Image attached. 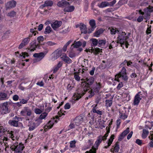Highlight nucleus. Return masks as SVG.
<instances>
[{
    "label": "nucleus",
    "mask_w": 153,
    "mask_h": 153,
    "mask_svg": "<svg viewBox=\"0 0 153 153\" xmlns=\"http://www.w3.org/2000/svg\"><path fill=\"white\" fill-rule=\"evenodd\" d=\"M86 81L84 82L85 83L87 86H84L81 88V92H80L79 91H78L77 93H75L74 95V96L76 98L75 99V100H78L79 99L81 98L83 96L85 93L87 92L88 90V88H89L90 86L94 82V78L92 76H91L90 77H87L85 79Z\"/></svg>",
    "instance_id": "1"
},
{
    "label": "nucleus",
    "mask_w": 153,
    "mask_h": 153,
    "mask_svg": "<svg viewBox=\"0 0 153 153\" xmlns=\"http://www.w3.org/2000/svg\"><path fill=\"white\" fill-rule=\"evenodd\" d=\"M101 88L100 83L96 82L91 87V90L89 91L88 93H89V94L88 97H86L87 99H88V98H91L95 95V93H98L99 92Z\"/></svg>",
    "instance_id": "2"
},
{
    "label": "nucleus",
    "mask_w": 153,
    "mask_h": 153,
    "mask_svg": "<svg viewBox=\"0 0 153 153\" xmlns=\"http://www.w3.org/2000/svg\"><path fill=\"white\" fill-rule=\"evenodd\" d=\"M110 129L109 128L107 131V133L105 134L103 136L100 135L97 137V139L96 141L94 146L92 147V149H95L96 151L98 149V147L102 141H105L106 140L107 137L108 136V134L110 132Z\"/></svg>",
    "instance_id": "3"
},
{
    "label": "nucleus",
    "mask_w": 153,
    "mask_h": 153,
    "mask_svg": "<svg viewBox=\"0 0 153 153\" xmlns=\"http://www.w3.org/2000/svg\"><path fill=\"white\" fill-rule=\"evenodd\" d=\"M117 38V43H119L121 44V47L124 45L125 41L128 38V36H126V33L125 32L119 33Z\"/></svg>",
    "instance_id": "4"
},
{
    "label": "nucleus",
    "mask_w": 153,
    "mask_h": 153,
    "mask_svg": "<svg viewBox=\"0 0 153 153\" xmlns=\"http://www.w3.org/2000/svg\"><path fill=\"white\" fill-rule=\"evenodd\" d=\"M116 76L117 78H121L124 81L128 80V77L127 75L126 70L125 67H123L122 68L120 71L115 76L116 77Z\"/></svg>",
    "instance_id": "5"
},
{
    "label": "nucleus",
    "mask_w": 153,
    "mask_h": 153,
    "mask_svg": "<svg viewBox=\"0 0 153 153\" xmlns=\"http://www.w3.org/2000/svg\"><path fill=\"white\" fill-rule=\"evenodd\" d=\"M144 93L143 92H139L135 96L133 104L134 105H138L143 98H144Z\"/></svg>",
    "instance_id": "6"
},
{
    "label": "nucleus",
    "mask_w": 153,
    "mask_h": 153,
    "mask_svg": "<svg viewBox=\"0 0 153 153\" xmlns=\"http://www.w3.org/2000/svg\"><path fill=\"white\" fill-rule=\"evenodd\" d=\"M10 148L13 151H22L24 148V146L23 144L22 143H19L17 142L11 145Z\"/></svg>",
    "instance_id": "7"
},
{
    "label": "nucleus",
    "mask_w": 153,
    "mask_h": 153,
    "mask_svg": "<svg viewBox=\"0 0 153 153\" xmlns=\"http://www.w3.org/2000/svg\"><path fill=\"white\" fill-rule=\"evenodd\" d=\"M42 47L45 50L44 52L39 53H35L33 55V56L34 57L37 58V59H38V61H40L42 59L48 51V50L47 48L44 46H42Z\"/></svg>",
    "instance_id": "8"
},
{
    "label": "nucleus",
    "mask_w": 153,
    "mask_h": 153,
    "mask_svg": "<svg viewBox=\"0 0 153 153\" xmlns=\"http://www.w3.org/2000/svg\"><path fill=\"white\" fill-rule=\"evenodd\" d=\"M20 119L21 118L16 116L13 118V120H10L8 121V123L11 126L16 127H18V122Z\"/></svg>",
    "instance_id": "9"
},
{
    "label": "nucleus",
    "mask_w": 153,
    "mask_h": 153,
    "mask_svg": "<svg viewBox=\"0 0 153 153\" xmlns=\"http://www.w3.org/2000/svg\"><path fill=\"white\" fill-rule=\"evenodd\" d=\"M32 113L31 110L27 107H24L23 109L21 111L20 114L23 116H30Z\"/></svg>",
    "instance_id": "10"
},
{
    "label": "nucleus",
    "mask_w": 153,
    "mask_h": 153,
    "mask_svg": "<svg viewBox=\"0 0 153 153\" xmlns=\"http://www.w3.org/2000/svg\"><path fill=\"white\" fill-rule=\"evenodd\" d=\"M30 48L29 50L32 52L36 50V48H39L40 45L38 44H37L35 40L31 42L30 44Z\"/></svg>",
    "instance_id": "11"
},
{
    "label": "nucleus",
    "mask_w": 153,
    "mask_h": 153,
    "mask_svg": "<svg viewBox=\"0 0 153 153\" xmlns=\"http://www.w3.org/2000/svg\"><path fill=\"white\" fill-rule=\"evenodd\" d=\"M102 49H100L98 48H91V50L86 49L85 50V51L86 52H91V53H93L96 55L99 54L101 52H102Z\"/></svg>",
    "instance_id": "12"
},
{
    "label": "nucleus",
    "mask_w": 153,
    "mask_h": 153,
    "mask_svg": "<svg viewBox=\"0 0 153 153\" xmlns=\"http://www.w3.org/2000/svg\"><path fill=\"white\" fill-rule=\"evenodd\" d=\"M69 2L65 0H61L57 3V5L59 7L65 8L69 5Z\"/></svg>",
    "instance_id": "13"
},
{
    "label": "nucleus",
    "mask_w": 153,
    "mask_h": 153,
    "mask_svg": "<svg viewBox=\"0 0 153 153\" xmlns=\"http://www.w3.org/2000/svg\"><path fill=\"white\" fill-rule=\"evenodd\" d=\"M8 105V102H6L3 103L1 107V111L2 113L4 114H6L9 112L7 106Z\"/></svg>",
    "instance_id": "14"
},
{
    "label": "nucleus",
    "mask_w": 153,
    "mask_h": 153,
    "mask_svg": "<svg viewBox=\"0 0 153 153\" xmlns=\"http://www.w3.org/2000/svg\"><path fill=\"white\" fill-rule=\"evenodd\" d=\"M61 59L64 62L68 64H70L72 62V60L65 54L62 56Z\"/></svg>",
    "instance_id": "15"
},
{
    "label": "nucleus",
    "mask_w": 153,
    "mask_h": 153,
    "mask_svg": "<svg viewBox=\"0 0 153 153\" xmlns=\"http://www.w3.org/2000/svg\"><path fill=\"white\" fill-rule=\"evenodd\" d=\"M61 51L60 50L57 49L54 51L52 53L53 59H56L58 58L61 55Z\"/></svg>",
    "instance_id": "16"
},
{
    "label": "nucleus",
    "mask_w": 153,
    "mask_h": 153,
    "mask_svg": "<svg viewBox=\"0 0 153 153\" xmlns=\"http://www.w3.org/2000/svg\"><path fill=\"white\" fill-rule=\"evenodd\" d=\"M9 97V96L7 93L3 92H0V101L7 100Z\"/></svg>",
    "instance_id": "17"
},
{
    "label": "nucleus",
    "mask_w": 153,
    "mask_h": 153,
    "mask_svg": "<svg viewBox=\"0 0 153 153\" xmlns=\"http://www.w3.org/2000/svg\"><path fill=\"white\" fill-rule=\"evenodd\" d=\"M62 23V22L60 21H56L53 24H51V26L54 30H56L61 26Z\"/></svg>",
    "instance_id": "18"
},
{
    "label": "nucleus",
    "mask_w": 153,
    "mask_h": 153,
    "mask_svg": "<svg viewBox=\"0 0 153 153\" xmlns=\"http://www.w3.org/2000/svg\"><path fill=\"white\" fill-rule=\"evenodd\" d=\"M16 2L14 1H11L8 2L6 4V8L10 9L13 8L16 6Z\"/></svg>",
    "instance_id": "19"
},
{
    "label": "nucleus",
    "mask_w": 153,
    "mask_h": 153,
    "mask_svg": "<svg viewBox=\"0 0 153 153\" xmlns=\"http://www.w3.org/2000/svg\"><path fill=\"white\" fill-rule=\"evenodd\" d=\"M75 9V7L73 6H70L69 2V5L66 7L64 8L63 10L65 12H72Z\"/></svg>",
    "instance_id": "20"
},
{
    "label": "nucleus",
    "mask_w": 153,
    "mask_h": 153,
    "mask_svg": "<svg viewBox=\"0 0 153 153\" xmlns=\"http://www.w3.org/2000/svg\"><path fill=\"white\" fill-rule=\"evenodd\" d=\"M74 121L76 125L78 126L83 121V118L81 116H77L76 117Z\"/></svg>",
    "instance_id": "21"
},
{
    "label": "nucleus",
    "mask_w": 153,
    "mask_h": 153,
    "mask_svg": "<svg viewBox=\"0 0 153 153\" xmlns=\"http://www.w3.org/2000/svg\"><path fill=\"white\" fill-rule=\"evenodd\" d=\"M53 2L51 0H47L44 2V4L42 5L43 7H51L53 4Z\"/></svg>",
    "instance_id": "22"
},
{
    "label": "nucleus",
    "mask_w": 153,
    "mask_h": 153,
    "mask_svg": "<svg viewBox=\"0 0 153 153\" xmlns=\"http://www.w3.org/2000/svg\"><path fill=\"white\" fill-rule=\"evenodd\" d=\"M28 126L29 127L28 130L29 131H33L37 127L33 122H29Z\"/></svg>",
    "instance_id": "23"
},
{
    "label": "nucleus",
    "mask_w": 153,
    "mask_h": 153,
    "mask_svg": "<svg viewBox=\"0 0 153 153\" xmlns=\"http://www.w3.org/2000/svg\"><path fill=\"white\" fill-rule=\"evenodd\" d=\"M114 134H112L110 137V138L108 140V141L107 142L108 145L104 146V148L107 149L111 145L112 143L113 140L114 139Z\"/></svg>",
    "instance_id": "24"
},
{
    "label": "nucleus",
    "mask_w": 153,
    "mask_h": 153,
    "mask_svg": "<svg viewBox=\"0 0 153 153\" xmlns=\"http://www.w3.org/2000/svg\"><path fill=\"white\" fill-rule=\"evenodd\" d=\"M79 28L82 33L86 34L87 33L86 26L85 24H81Z\"/></svg>",
    "instance_id": "25"
},
{
    "label": "nucleus",
    "mask_w": 153,
    "mask_h": 153,
    "mask_svg": "<svg viewBox=\"0 0 153 153\" xmlns=\"http://www.w3.org/2000/svg\"><path fill=\"white\" fill-rule=\"evenodd\" d=\"M98 6L100 8H103L107 6H109V2L106 1H102Z\"/></svg>",
    "instance_id": "26"
},
{
    "label": "nucleus",
    "mask_w": 153,
    "mask_h": 153,
    "mask_svg": "<svg viewBox=\"0 0 153 153\" xmlns=\"http://www.w3.org/2000/svg\"><path fill=\"white\" fill-rule=\"evenodd\" d=\"M104 31V30L102 28H100L97 30L94 33V36L98 37Z\"/></svg>",
    "instance_id": "27"
},
{
    "label": "nucleus",
    "mask_w": 153,
    "mask_h": 153,
    "mask_svg": "<svg viewBox=\"0 0 153 153\" xmlns=\"http://www.w3.org/2000/svg\"><path fill=\"white\" fill-rule=\"evenodd\" d=\"M144 11L145 12L144 16L143 17L145 19H147L149 18L150 15V13L148 12L147 9H144Z\"/></svg>",
    "instance_id": "28"
},
{
    "label": "nucleus",
    "mask_w": 153,
    "mask_h": 153,
    "mask_svg": "<svg viewBox=\"0 0 153 153\" xmlns=\"http://www.w3.org/2000/svg\"><path fill=\"white\" fill-rule=\"evenodd\" d=\"M106 43V41L104 39H99L98 40V46L101 47L102 46H104Z\"/></svg>",
    "instance_id": "29"
},
{
    "label": "nucleus",
    "mask_w": 153,
    "mask_h": 153,
    "mask_svg": "<svg viewBox=\"0 0 153 153\" xmlns=\"http://www.w3.org/2000/svg\"><path fill=\"white\" fill-rule=\"evenodd\" d=\"M149 133V131L148 130L145 129L143 130V133L142 134V137L143 139L146 138L147 136Z\"/></svg>",
    "instance_id": "30"
},
{
    "label": "nucleus",
    "mask_w": 153,
    "mask_h": 153,
    "mask_svg": "<svg viewBox=\"0 0 153 153\" xmlns=\"http://www.w3.org/2000/svg\"><path fill=\"white\" fill-rule=\"evenodd\" d=\"M82 45V42L80 41H75L74 44H72L71 46L73 45V47L74 48H78Z\"/></svg>",
    "instance_id": "31"
},
{
    "label": "nucleus",
    "mask_w": 153,
    "mask_h": 153,
    "mask_svg": "<svg viewBox=\"0 0 153 153\" xmlns=\"http://www.w3.org/2000/svg\"><path fill=\"white\" fill-rule=\"evenodd\" d=\"M93 140L92 139H90L88 140V141L86 143L87 149L89 148L93 143Z\"/></svg>",
    "instance_id": "32"
},
{
    "label": "nucleus",
    "mask_w": 153,
    "mask_h": 153,
    "mask_svg": "<svg viewBox=\"0 0 153 153\" xmlns=\"http://www.w3.org/2000/svg\"><path fill=\"white\" fill-rule=\"evenodd\" d=\"M112 103V101L111 100H107L105 101V105L107 107H111Z\"/></svg>",
    "instance_id": "33"
},
{
    "label": "nucleus",
    "mask_w": 153,
    "mask_h": 153,
    "mask_svg": "<svg viewBox=\"0 0 153 153\" xmlns=\"http://www.w3.org/2000/svg\"><path fill=\"white\" fill-rule=\"evenodd\" d=\"M89 23L91 27H96V22L94 20L91 19L90 20Z\"/></svg>",
    "instance_id": "34"
},
{
    "label": "nucleus",
    "mask_w": 153,
    "mask_h": 153,
    "mask_svg": "<svg viewBox=\"0 0 153 153\" xmlns=\"http://www.w3.org/2000/svg\"><path fill=\"white\" fill-rule=\"evenodd\" d=\"M76 141L75 140L71 141L70 142V147L71 148H74L76 147Z\"/></svg>",
    "instance_id": "35"
},
{
    "label": "nucleus",
    "mask_w": 153,
    "mask_h": 153,
    "mask_svg": "<svg viewBox=\"0 0 153 153\" xmlns=\"http://www.w3.org/2000/svg\"><path fill=\"white\" fill-rule=\"evenodd\" d=\"M7 132L9 134V137H10L13 140H14L16 137H15L13 134L14 132L12 131H8Z\"/></svg>",
    "instance_id": "36"
},
{
    "label": "nucleus",
    "mask_w": 153,
    "mask_h": 153,
    "mask_svg": "<svg viewBox=\"0 0 153 153\" xmlns=\"http://www.w3.org/2000/svg\"><path fill=\"white\" fill-rule=\"evenodd\" d=\"M53 122L52 121H49L47 124L46 126V128L48 129L51 128L53 126Z\"/></svg>",
    "instance_id": "37"
},
{
    "label": "nucleus",
    "mask_w": 153,
    "mask_h": 153,
    "mask_svg": "<svg viewBox=\"0 0 153 153\" xmlns=\"http://www.w3.org/2000/svg\"><path fill=\"white\" fill-rule=\"evenodd\" d=\"M42 120H41L39 118H38L36 120L35 122H33V123L36 125V126L38 127L39 125L40 124L42 123Z\"/></svg>",
    "instance_id": "38"
},
{
    "label": "nucleus",
    "mask_w": 153,
    "mask_h": 153,
    "mask_svg": "<svg viewBox=\"0 0 153 153\" xmlns=\"http://www.w3.org/2000/svg\"><path fill=\"white\" fill-rule=\"evenodd\" d=\"M118 143H119L117 142L115 144V146L114 148V151L115 152H118L120 149L119 145Z\"/></svg>",
    "instance_id": "39"
},
{
    "label": "nucleus",
    "mask_w": 153,
    "mask_h": 153,
    "mask_svg": "<svg viewBox=\"0 0 153 153\" xmlns=\"http://www.w3.org/2000/svg\"><path fill=\"white\" fill-rule=\"evenodd\" d=\"M72 42V41L69 40L68 42L67 43L64 45L63 48V51L64 52H65L67 50V46L71 43Z\"/></svg>",
    "instance_id": "40"
},
{
    "label": "nucleus",
    "mask_w": 153,
    "mask_h": 153,
    "mask_svg": "<svg viewBox=\"0 0 153 153\" xmlns=\"http://www.w3.org/2000/svg\"><path fill=\"white\" fill-rule=\"evenodd\" d=\"M48 115V113L47 112H44L42 113V114H41V115H40L39 116V119H40L41 120H42L43 119H44Z\"/></svg>",
    "instance_id": "41"
},
{
    "label": "nucleus",
    "mask_w": 153,
    "mask_h": 153,
    "mask_svg": "<svg viewBox=\"0 0 153 153\" xmlns=\"http://www.w3.org/2000/svg\"><path fill=\"white\" fill-rule=\"evenodd\" d=\"M51 31V29L50 26H47L45 29L44 33L45 34L49 33Z\"/></svg>",
    "instance_id": "42"
},
{
    "label": "nucleus",
    "mask_w": 153,
    "mask_h": 153,
    "mask_svg": "<svg viewBox=\"0 0 153 153\" xmlns=\"http://www.w3.org/2000/svg\"><path fill=\"white\" fill-rule=\"evenodd\" d=\"M74 77L75 79L77 81H79L80 80V77L79 75L78 72H74Z\"/></svg>",
    "instance_id": "43"
},
{
    "label": "nucleus",
    "mask_w": 153,
    "mask_h": 153,
    "mask_svg": "<svg viewBox=\"0 0 153 153\" xmlns=\"http://www.w3.org/2000/svg\"><path fill=\"white\" fill-rule=\"evenodd\" d=\"M30 39L29 37H27L25 38L22 41V42L25 45H27L30 41Z\"/></svg>",
    "instance_id": "44"
},
{
    "label": "nucleus",
    "mask_w": 153,
    "mask_h": 153,
    "mask_svg": "<svg viewBox=\"0 0 153 153\" xmlns=\"http://www.w3.org/2000/svg\"><path fill=\"white\" fill-rule=\"evenodd\" d=\"M16 14L15 12L12 11L8 13L7 16H9L10 17H14Z\"/></svg>",
    "instance_id": "45"
},
{
    "label": "nucleus",
    "mask_w": 153,
    "mask_h": 153,
    "mask_svg": "<svg viewBox=\"0 0 153 153\" xmlns=\"http://www.w3.org/2000/svg\"><path fill=\"white\" fill-rule=\"evenodd\" d=\"M93 45L96 46L98 44V40L95 39H91Z\"/></svg>",
    "instance_id": "46"
},
{
    "label": "nucleus",
    "mask_w": 153,
    "mask_h": 153,
    "mask_svg": "<svg viewBox=\"0 0 153 153\" xmlns=\"http://www.w3.org/2000/svg\"><path fill=\"white\" fill-rule=\"evenodd\" d=\"M44 38L42 36H39L37 38V40L38 41V44L40 45V44L41 42H43L44 41Z\"/></svg>",
    "instance_id": "47"
},
{
    "label": "nucleus",
    "mask_w": 153,
    "mask_h": 153,
    "mask_svg": "<svg viewBox=\"0 0 153 153\" xmlns=\"http://www.w3.org/2000/svg\"><path fill=\"white\" fill-rule=\"evenodd\" d=\"M129 132V128H127L126 130H124L122 133V135L124 137Z\"/></svg>",
    "instance_id": "48"
},
{
    "label": "nucleus",
    "mask_w": 153,
    "mask_h": 153,
    "mask_svg": "<svg viewBox=\"0 0 153 153\" xmlns=\"http://www.w3.org/2000/svg\"><path fill=\"white\" fill-rule=\"evenodd\" d=\"M43 109L41 110L39 108H36L34 110V112L36 114H40L43 111Z\"/></svg>",
    "instance_id": "49"
},
{
    "label": "nucleus",
    "mask_w": 153,
    "mask_h": 153,
    "mask_svg": "<svg viewBox=\"0 0 153 153\" xmlns=\"http://www.w3.org/2000/svg\"><path fill=\"white\" fill-rule=\"evenodd\" d=\"M37 29L36 27H34V29H30V32L33 34H34V35L35 36L36 34V33H38L37 31H35Z\"/></svg>",
    "instance_id": "50"
},
{
    "label": "nucleus",
    "mask_w": 153,
    "mask_h": 153,
    "mask_svg": "<svg viewBox=\"0 0 153 153\" xmlns=\"http://www.w3.org/2000/svg\"><path fill=\"white\" fill-rule=\"evenodd\" d=\"M76 54L75 53H74L72 52H70L69 53L68 56L71 58H72L76 56Z\"/></svg>",
    "instance_id": "51"
},
{
    "label": "nucleus",
    "mask_w": 153,
    "mask_h": 153,
    "mask_svg": "<svg viewBox=\"0 0 153 153\" xmlns=\"http://www.w3.org/2000/svg\"><path fill=\"white\" fill-rule=\"evenodd\" d=\"M111 33V34H115L116 32H119V31L117 30H116L113 28H111L110 30Z\"/></svg>",
    "instance_id": "52"
},
{
    "label": "nucleus",
    "mask_w": 153,
    "mask_h": 153,
    "mask_svg": "<svg viewBox=\"0 0 153 153\" xmlns=\"http://www.w3.org/2000/svg\"><path fill=\"white\" fill-rule=\"evenodd\" d=\"M127 60L126 59H125L124 60L123 62L120 65V67H124V66L126 64H127Z\"/></svg>",
    "instance_id": "53"
},
{
    "label": "nucleus",
    "mask_w": 153,
    "mask_h": 153,
    "mask_svg": "<svg viewBox=\"0 0 153 153\" xmlns=\"http://www.w3.org/2000/svg\"><path fill=\"white\" fill-rule=\"evenodd\" d=\"M144 9H147L148 11L150 13L153 11V7L149 6L148 7H147Z\"/></svg>",
    "instance_id": "54"
},
{
    "label": "nucleus",
    "mask_w": 153,
    "mask_h": 153,
    "mask_svg": "<svg viewBox=\"0 0 153 153\" xmlns=\"http://www.w3.org/2000/svg\"><path fill=\"white\" fill-rule=\"evenodd\" d=\"M46 45L48 46H53L56 44V43L51 42L48 41L45 43Z\"/></svg>",
    "instance_id": "55"
},
{
    "label": "nucleus",
    "mask_w": 153,
    "mask_h": 153,
    "mask_svg": "<svg viewBox=\"0 0 153 153\" xmlns=\"http://www.w3.org/2000/svg\"><path fill=\"white\" fill-rule=\"evenodd\" d=\"M20 100L22 104H25L27 103L28 100H25L24 99H22L21 100Z\"/></svg>",
    "instance_id": "56"
},
{
    "label": "nucleus",
    "mask_w": 153,
    "mask_h": 153,
    "mask_svg": "<svg viewBox=\"0 0 153 153\" xmlns=\"http://www.w3.org/2000/svg\"><path fill=\"white\" fill-rule=\"evenodd\" d=\"M116 0H113V1L109 2V6L112 7L116 3Z\"/></svg>",
    "instance_id": "57"
},
{
    "label": "nucleus",
    "mask_w": 153,
    "mask_h": 153,
    "mask_svg": "<svg viewBox=\"0 0 153 153\" xmlns=\"http://www.w3.org/2000/svg\"><path fill=\"white\" fill-rule=\"evenodd\" d=\"M19 98V96L17 95H14L13 97V100L15 101H17L18 100Z\"/></svg>",
    "instance_id": "58"
},
{
    "label": "nucleus",
    "mask_w": 153,
    "mask_h": 153,
    "mask_svg": "<svg viewBox=\"0 0 153 153\" xmlns=\"http://www.w3.org/2000/svg\"><path fill=\"white\" fill-rule=\"evenodd\" d=\"M120 123V120L118 119L116 121L117 128L118 129L119 128V126Z\"/></svg>",
    "instance_id": "59"
},
{
    "label": "nucleus",
    "mask_w": 153,
    "mask_h": 153,
    "mask_svg": "<svg viewBox=\"0 0 153 153\" xmlns=\"http://www.w3.org/2000/svg\"><path fill=\"white\" fill-rule=\"evenodd\" d=\"M151 26L150 27H148L146 30V33L147 34H150L151 32Z\"/></svg>",
    "instance_id": "60"
},
{
    "label": "nucleus",
    "mask_w": 153,
    "mask_h": 153,
    "mask_svg": "<svg viewBox=\"0 0 153 153\" xmlns=\"http://www.w3.org/2000/svg\"><path fill=\"white\" fill-rule=\"evenodd\" d=\"M143 17L142 16H140L137 19V21L138 22H141L143 19Z\"/></svg>",
    "instance_id": "61"
},
{
    "label": "nucleus",
    "mask_w": 153,
    "mask_h": 153,
    "mask_svg": "<svg viewBox=\"0 0 153 153\" xmlns=\"http://www.w3.org/2000/svg\"><path fill=\"white\" fill-rule=\"evenodd\" d=\"M70 107V105L68 103H66L64 106V108L65 109H69Z\"/></svg>",
    "instance_id": "62"
},
{
    "label": "nucleus",
    "mask_w": 153,
    "mask_h": 153,
    "mask_svg": "<svg viewBox=\"0 0 153 153\" xmlns=\"http://www.w3.org/2000/svg\"><path fill=\"white\" fill-rule=\"evenodd\" d=\"M96 151L95 149H93L92 147V149L90 150L89 152L87 151H86L85 153H96Z\"/></svg>",
    "instance_id": "63"
},
{
    "label": "nucleus",
    "mask_w": 153,
    "mask_h": 153,
    "mask_svg": "<svg viewBox=\"0 0 153 153\" xmlns=\"http://www.w3.org/2000/svg\"><path fill=\"white\" fill-rule=\"evenodd\" d=\"M127 115H126L125 114H123L120 115V118L124 120L127 117Z\"/></svg>",
    "instance_id": "64"
}]
</instances>
